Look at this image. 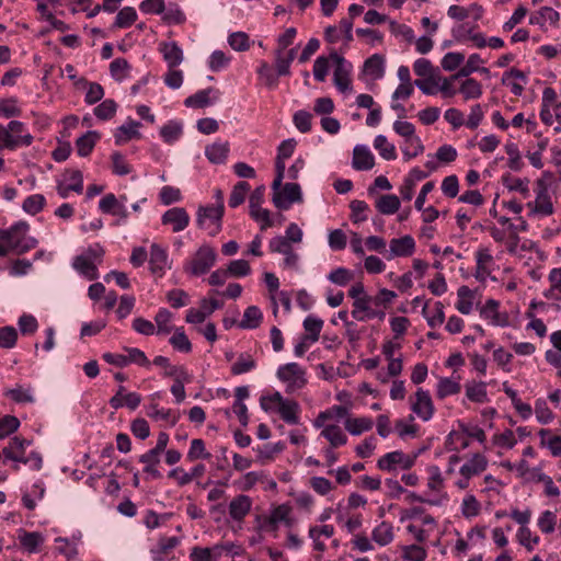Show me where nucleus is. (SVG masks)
Returning <instances> with one entry per match:
<instances>
[{"instance_id": "f257e3e1", "label": "nucleus", "mask_w": 561, "mask_h": 561, "mask_svg": "<svg viewBox=\"0 0 561 561\" xmlns=\"http://www.w3.org/2000/svg\"><path fill=\"white\" fill-rule=\"evenodd\" d=\"M30 226L19 221L9 229H0V257L14 253L21 255L37 245V240L28 236Z\"/></svg>"}, {"instance_id": "f03ea898", "label": "nucleus", "mask_w": 561, "mask_h": 561, "mask_svg": "<svg viewBox=\"0 0 561 561\" xmlns=\"http://www.w3.org/2000/svg\"><path fill=\"white\" fill-rule=\"evenodd\" d=\"M553 182V175L545 172L536 183V197L534 202H529L527 207L530 215L539 217H548L554 213V207L549 193V185Z\"/></svg>"}, {"instance_id": "7ed1b4c3", "label": "nucleus", "mask_w": 561, "mask_h": 561, "mask_svg": "<svg viewBox=\"0 0 561 561\" xmlns=\"http://www.w3.org/2000/svg\"><path fill=\"white\" fill-rule=\"evenodd\" d=\"M217 260L215 249L208 244L201 245L192 259L185 263L184 271L193 276H201L210 271Z\"/></svg>"}, {"instance_id": "20e7f679", "label": "nucleus", "mask_w": 561, "mask_h": 561, "mask_svg": "<svg viewBox=\"0 0 561 561\" xmlns=\"http://www.w3.org/2000/svg\"><path fill=\"white\" fill-rule=\"evenodd\" d=\"M224 213V204L201 206L196 219L198 227L206 230L210 237H215L221 230Z\"/></svg>"}, {"instance_id": "39448f33", "label": "nucleus", "mask_w": 561, "mask_h": 561, "mask_svg": "<svg viewBox=\"0 0 561 561\" xmlns=\"http://www.w3.org/2000/svg\"><path fill=\"white\" fill-rule=\"evenodd\" d=\"M25 127L22 122L11 121L7 127L0 124V149L5 148L14 150L18 147L30 146L33 141L31 134L14 136L11 131H24Z\"/></svg>"}, {"instance_id": "423d86ee", "label": "nucleus", "mask_w": 561, "mask_h": 561, "mask_svg": "<svg viewBox=\"0 0 561 561\" xmlns=\"http://www.w3.org/2000/svg\"><path fill=\"white\" fill-rule=\"evenodd\" d=\"M277 378L287 385V392L302 389L307 385L306 370L297 363H287L277 369Z\"/></svg>"}, {"instance_id": "0eeeda50", "label": "nucleus", "mask_w": 561, "mask_h": 561, "mask_svg": "<svg viewBox=\"0 0 561 561\" xmlns=\"http://www.w3.org/2000/svg\"><path fill=\"white\" fill-rule=\"evenodd\" d=\"M264 192L265 187L263 185L259 186L251 193L249 198L250 216L261 222V230L273 226L270 211L261 207L264 201Z\"/></svg>"}, {"instance_id": "6e6552de", "label": "nucleus", "mask_w": 561, "mask_h": 561, "mask_svg": "<svg viewBox=\"0 0 561 561\" xmlns=\"http://www.w3.org/2000/svg\"><path fill=\"white\" fill-rule=\"evenodd\" d=\"M412 412L422 421H430L435 412V407L428 391L419 388L414 397L410 398Z\"/></svg>"}, {"instance_id": "1a4fd4ad", "label": "nucleus", "mask_w": 561, "mask_h": 561, "mask_svg": "<svg viewBox=\"0 0 561 561\" xmlns=\"http://www.w3.org/2000/svg\"><path fill=\"white\" fill-rule=\"evenodd\" d=\"M331 60L335 64L333 73V82L335 87L343 93L351 91V70L352 65L347 62L344 57L335 51L330 54Z\"/></svg>"}, {"instance_id": "9d476101", "label": "nucleus", "mask_w": 561, "mask_h": 561, "mask_svg": "<svg viewBox=\"0 0 561 561\" xmlns=\"http://www.w3.org/2000/svg\"><path fill=\"white\" fill-rule=\"evenodd\" d=\"M416 459V455L410 456L405 455L400 450L391 451L382 456L378 462L377 467L380 470L392 471L397 468H401L403 470L410 469Z\"/></svg>"}, {"instance_id": "9b49d317", "label": "nucleus", "mask_w": 561, "mask_h": 561, "mask_svg": "<svg viewBox=\"0 0 561 561\" xmlns=\"http://www.w3.org/2000/svg\"><path fill=\"white\" fill-rule=\"evenodd\" d=\"M57 193L61 198H67L70 192L81 194L83 191V176L80 170H67L64 179L57 181Z\"/></svg>"}, {"instance_id": "f8f14e48", "label": "nucleus", "mask_w": 561, "mask_h": 561, "mask_svg": "<svg viewBox=\"0 0 561 561\" xmlns=\"http://www.w3.org/2000/svg\"><path fill=\"white\" fill-rule=\"evenodd\" d=\"M302 201L301 188L297 183H286L282 192L273 194V203L278 209H288L291 204Z\"/></svg>"}, {"instance_id": "ddd939ff", "label": "nucleus", "mask_w": 561, "mask_h": 561, "mask_svg": "<svg viewBox=\"0 0 561 561\" xmlns=\"http://www.w3.org/2000/svg\"><path fill=\"white\" fill-rule=\"evenodd\" d=\"M190 220V215L183 207L170 208L161 217V222L165 226H171L173 232L186 229Z\"/></svg>"}, {"instance_id": "4468645a", "label": "nucleus", "mask_w": 561, "mask_h": 561, "mask_svg": "<svg viewBox=\"0 0 561 561\" xmlns=\"http://www.w3.org/2000/svg\"><path fill=\"white\" fill-rule=\"evenodd\" d=\"M414 250L415 241L411 236L407 234L390 240L389 251H387L386 257L387 260H392L398 256H410L413 254Z\"/></svg>"}, {"instance_id": "2eb2a0df", "label": "nucleus", "mask_w": 561, "mask_h": 561, "mask_svg": "<svg viewBox=\"0 0 561 561\" xmlns=\"http://www.w3.org/2000/svg\"><path fill=\"white\" fill-rule=\"evenodd\" d=\"M99 207L105 214L118 216L119 220L117 224L125 221L128 217V211L125 205L112 193H108L101 198Z\"/></svg>"}, {"instance_id": "dca6fc26", "label": "nucleus", "mask_w": 561, "mask_h": 561, "mask_svg": "<svg viewBox=\"0 0 561 561\" xmlns=\"http://www.w3.org/2000/svg\"><path fill=\"white\" fill-rule=\"evenodd\" d=\"M146 414L150 419L164 422L170 426H174L181 416L180 411L160 408L157 403H150L146 408Z\"/></svg>"}, {"instance_id": "f3484780", "label": "nucleus", "mask_w": 561, "mask_h": 561, "mask_svg": "<svg viewBox=\"0 0 561 561\" xmlns=\"http://www.w3.org/2000/svg\"><path fill=\"white\" fill-rule=\"evenodd\" d=\"M251 507V497L245 494H239L229 504V515L234 522H242L250 513Z\"/></svg>"}, {"instance_id": "a211bd4d", "label": "nucleus", "mask_w": 561, "mask_h": 561, "mask_svg": "<svg viewBox=\"0 0 561 561\" xmlns=\"http://www.w3.org/2000/svg\"><path fill=\"white\" fill-rule=\"evenodd\" d=\"M159 51L162 54L168 68H176L184 59L183 50L175 42L160 43Z\"/></svg>"}, {"instance_id": "6ab92c4d", "label": "nucleus", "mask_w": 561, "mask_h": 561, "mask_svg": "<svg viewBox=\"0 0 561 561\" xmlns=\"http://www.w3.org/2000/svg\"><path fill=\"white\" fill-rule=\"evenodd\" d=\"M352 165L355 170L366 171L375 165V158L370 150L364 145L355 146L353 150Z\"/></svg>"}, {"instance_id": "aec40b11", "label": "nucleus", "mask_w": 561, "mask_h": 561, "mask_svg": "<svg viewBox=\"0 0 561 561\" xmlns=\"http://www.w3.org/2000/svg\"><path fill=\"white\" fill-rule=\"evenodd\" d=\"M277 412L284 422L288 424L299 423L300 407L297 401L282 397V401L277 407Z\"/></svg>"}, {"instance_id": "412c9836", "label": "nucleus", "mask_w": 561, "mask_h": 561, "mask_svg": "<svg viewBox=\"0 0 561 561\" xmlns=\"http://www.w3.org/2000/svg\"><path fill=\"white\" fill-rule=\"evenodd\" d=\"M488 467L486 458L481 454H474L466 463L460 467V474L471 479L483 472Z\"/></svg>"}, {"instance_id": "4be33fe9", "label": "nucleus", "mask_w": 561, "mask_h": 561, "mask_svg": "<svg viewBox=\"0 0 561 561\" xmlns=\"http://www.w3.org/2000/svg\"><path fill=\"white\" fill-rule=\"evenodd\" d=\"M141 124L139 122L128 119L125 124L119 126L115 134V144L116 145H123L127 141H129L133 138H140L139 127Z\"/></svg>"}, {"instance_id": "5701e85b", "label": "nucleus", "mask_w": 561, "mask_h": 561, "mask_svg": "<svg viewBox=\"0 0 561 561\" xmlns=\"http://www.w3.org/2000/svg\"><path fill=\"white\" fill-rule=\"evenodd\" d=\"M480 316L491 321L493 325L504 327L507 324V317L499 312V301L489 299L480 310Z\"/></svg>"}, {"instance_id": "b1692460", "label": "nucleus", "mask_w": 561, "mask_h": 561, "mask_svg": "<svg viewBox=\"0 0 561 561\" xmlns=\"http://www.w3.org/2000/svg\"><path fill=\"white\" fill-rule=\"evenodd\" d=\"M215 94L214 99L218 98V91L214 88L199 90L196 93L185 99L184 104L187 107L203 108L211 104L210 95Z\"/></svg>"}, {"instance_id": "393cba45", "label": "nucleus", "mask_w": 561, "mask_h": 561, "mask_svg": "<svg viewBox=\"0 0 561 561\" xmlns=\"http://www.w3.org/2000/svg\"><path fill=\"white\" fill-rule=\"evenodd\" d=\"M229 152L228 141H216L205 148V156L211 163H225Z\"/></svg>"}, {"instance_id": "a878e982", "label": "nucleus", "mask_w": 561, "mask_h": 561, "mask_svg": "<svg viewBox=\"0 0 561 561\" xmlns=\"http://www.w3.org/2000/svg\"><path fill=\"white\" fill-rule=\"evenodd\" d=\"M149 264L152 273L162 275L168 266L167 251L158 244H152L150 248Z\"/></svg>"}, {"instance_id": "bb28decb", "label": "nucleus", "mask_w": 561, "mask_h": 561, "mask_svg": "<svg viewBox=\"0 0 561 561\" xmlns=\"http://www.w3.org/2000/svg\"><path fill=\"white\" fill-rule=\"evenodd\" d=\"M371 305H374V298L370 296H363L360 299L354 300L352 317L362 322L370 320V312L374 311Z\"/></svg>"}, {"instance_id": "cd10ccee", "label": "nucleus", "mask_w": 561, "mask_h": 561, "mask_svg": "<svg viewBox=\"0 0 561 561\" xmlns=\"http://www.w3.org/2000/svg\"><path fill=\"white\" fill-rule=\"evenodd\" d=\"M72 266L80 275L89 280H94L99 277L96 264L87 260L81 254L73 259Z\"/></svg>"}, {"instance_id": "c85d7f7f", "label": "nucleus", "mask_w": 561, "mask_h": 561, "mask_svg": "<svg viewBox=\"0 0 561 561\" xmlns=\"http://www.w3.org/2000/svg\"><path fill=\"white\" fill-rule=\"evenodd\" d=\"M458 92L463 101L477 100L481 98L482 84L473 78H466L459 85Z\"/></svg>"}, {"instance_id": "c756f323", "label": "nucleus", "mask_w": 561, "mask_h": 561, "mask_svg": "<svg viewBox=\"0 0 561 561\" xmlns=\"http://www.w3.org/2000/svg\"><path fill=\"white\" fill-rule=\"evenodd\" d=\"M373 540L383 547L393 541V526L388 522H381L378 526H376L371 531Z\"/></svg>"}, {"instance_id": "7c9ffc66", "label": "nucleus", "mask_w": 561, "mask_h": 561, "mask_svg": "<svg viewBox=\"0 0 561 561\" xmlns=\"http://www.w3.org/2000/svg\"><path fill=\"white\" fill-rule=\"evenodd\" d=\"M333 535L334 527L332 525L312 526L309 528V537L313 541V549L320 552L325 550V545L320 540V537L331 538Z\"/></svg>"}, {"instance_id": "2f4dec72", "label": "nucleus", "mask_w": 561, "mask_h": 561, "mask_svg": "<svg viewBox=\"0 0 561 561\" xmlns=\"http://www.w3.org/2000/svg\"><path fill=\"white\" fill-rule=\"evenodd\" d=\"M160 455L161 453L152 448L139 457V461L145 465L144 471L154 479L161 478V473L157 469V465L160 462Z\"/></svg>"}, {"instance_id": "473e14b6", "label": "nucleus", "mask_w": 561, "mask_h": 561, "mask_svg": "<svg viewBox=\"0 0 561 561\" xmlns=\"http://www.w3.org/2000/svg\"><path fill=\"white\" fill-rule=\"evenodd\" d=\"M100 137V134L95 130H90L83 136L79 137L76 141L78 154L81 157L89 156Z\"/></svg>"}, {"instance_id": "72a5a7b5", "label": "nucleus", "mask_w": 561, "mask_h": 561, "mask_svg": "<svg viewBox=\"0 0 561 561\" xmlns=\"http://www.w3.org/2000/svg\"><path fill=\"white\" fill-rule=\"evenodd\" d=\"M559 19L560 14L558 11L550 7H542L530 16L529 23L543 26L546 22L557 24Z\"/></svg>"}, {"instance_id": "f704fd0d", "label": "nucleus", "mask_w": 561, "mask_h": 561, "mask_svg": "<svg viewBox=\"0 0 561 561\" xmlns=\"http://www.w3.org/2000/svg\"><path fill=\"white\" fill-rule=\"evenodd\" d=\"M466 397L476 403L488 401L486 383L483 381H470L466 383Z\"/></svg>"}, {"instance_id": "c9c22d12", "label": "nucleus", "mask_w": 561, "mask_h": 561, "mask_svg": "<svg viewBox=\"0 0 561 561\" xmlns=\"http://www.w3.org/2000/svg\"><path fill=\"white\" fill-rule=\"evenodd\" d=\"M321 436L328 439L330 446L333 448H337L347 443V436L343 433L342 428L339 425H327L322 430Z\"/></svg>"}, {"instance_id": "e433bc0d", "label": "nucleus", "mask_w": 561, "mask_h": 561, "mask_svg": "<svg viewBox=\"0 0 561 561\" xmlns=\"http://www.w3.org/2000/svg\"><path fill=\"white\" fill-rule=\"evenodd\" d=\"M400 205L401 203L399 197L393 194L381 195L375 204L378 211L382 215H392L397 213L400 208Z\"/></svg>"}, {"instance_id": "4c0bfd02", "label": "nucleus", "mask_w": 561, "mask_h": 561, "mask_svg": "<svg viewBox=\"0 0 561 561\" xmlns=\"http://www.w3.org/2000/svg\"><path fill=\"white\" fill-rule=\"evenodd\" d=\"M364 72L373 79H380L383 77L385 67L383 58L379 54H374L364 62Z\"/></svg>"}, {"instance_id": "58836bf2", "label": "nucleus", "mask_w": 561, "mask_h": 561, "mask_svg": "<svg viewBox=\"0 0 561 561\" xmlns=\"http://www.w3.org/2000/svg\"><path fill=\"white\" fill-rule=\"evenodd\" d=\"M263 319L262 311L256 306H250L244 310L243 318L239 323L241 329H255Z\"/></svg>"}, {"instance_id": "ea45409f", "label": "nucleus", "mask_w": 561, "mask_h": 561, "mask_svg": "<svg viewBox=\"0 0 561 561\" xmlns=\"http://www.w3.org/2000/svg\"><path fill=\"white\" fill-rule=\"evenodd\" d=\"M345 428L352 435H360L364 432H367L373 428L374 422L370 417L362 416V417H353L347 419L344 423Z\"/></svg>"}, {"instance_id": "a19ab883", "label": "nucleus", "mask_w": 561, "mask_h": 561, "mask_svg": "<svg viewBox=\"0 0 561 561\" xmlns=\"http://www.w3.org/2000/svg\"><path fill=\"white\" fill-rule=\"evenodd\" d=\"M259 79L264 83L268 89H275L278 85L279 76L275 72L271 65L266 61H261L257 68Z\"/></svg>"}, {"instance_id": "79ce46f5", "label": "nucleus", "mask_w": 561, "mask_h": 561, "mask_svg": "<svg viewBox=\"0 0 561 561\" xmlns=\"http://www.w3.org/2000/svg\"><path fill=\"white\" fill-rule=\"evenodd\" d=\"M183 133V125L178 121H170L160 129V136L167 144L175 142Z\"/></svg>"}, {"instance_id": "37998d69", "label": "nucleus", "mask_w": 561, "mask_h": 561, "mask_svg": "<svg viewBox=\"0 0 561 561\" xmlns=\"http://www.w3.org/2000/svg\"><path fill=\"white\" fill-rule=\"evenodd\" d=\"M427 310H428V301H425V304L422 308V313L426 318L427 324L431 328H436L444 323V321H445L444 305L440 301L435 302L433 314H430L427 312Z\"/></svg>"}, {"instance_id": "c03bdc74", "label": "nucleus", "mask_w": 561, "mask_h": 561, "mask_svg": "<svg viewBox=\"0 0 561 561\" xmlns=\"http://www.w3.org/2000/svg\"><path fill=\"white\" fill-rule=\"evenodd\" d=\"M323 320L312 314L308 316L304 320V329L306 331L307 340H311V342H317L319 340L321 330L323 328Z\"/></svg>"}, {"instance_id": "a18cd8bd", "label": "nucleus", "mask_w": 561, "mask_h": 561, "mask_svg": "<svg viewBox=\"0 0 561 561\" xmlns=\"http://www.w3.org/2000/svg\"><path fill=\"white\" fill-rule=\"evenodd\" d=\"M424 152V145L419 136H414L409 139H404V146L402 147V153L405 161L422 154Z\"/></svg>"}, {"instance_id": "49530a36", "label": "nucleus", "mask_w": 561, "mask_h": 561, "mask_svg": "<svg viewBox=\"0 0 561 561\" xmlns=\"http://www.w3.org/2000/svg\"><path fill=\"white\" fill-rule=\"evenodd\" d=\"M483 64L482 58L479 54H471L466 65L459 68L458 72L453 75V79H459V78H469V76L473 72H477L480 70V65Z\"/></svg>"}, {"instance_id": "de8ad7c7", "label": "nucleus", "mask_w": 561, "mask_h": 561, "mask_svg": "<svg viewBox=\"0 0 561 561\" xmlns=\"http://www.w3.org/2000/svg\"><path fill=\"white\" fill-rule=\"evenodd\" d=\"M457 295V310L462 314H469L472 310V290L468 286H460Z\"/></svg>"}, {"instance_id": "09e8293b", "label": "nucleus", "mask_w": 561, "mask_h": 561, "mask_svg": "<svg viewBox=\"0 0 561 561\" xmlns=\"http://www.w3.org/2000/svg\"><path fill=\"white\" fill-rule=\"evenodd\" d=\"M548 279L551 286L545 293V297L548 299H561V267L552 268Z\"/></svg>"}, {"instance_id": "8fccbe9b", "label": "nucleus", "mask_w": 561, "mask_h": 561, "mask_svg": "<svg viewBox=\"0 0 561 561\" xmlns=\"http://www.w3.org/2000/svg\"><path fill=\"white\" fill-rule=\"evenodd\" d=\"M374 147L386 160H394L397 158L394 145L390 144L383 135L376 136Z\"/></svg>"}, {"instance_id": "3c124183", "label": "nucleus", "mask_w": 561, "mask_h": 561, "mask_svg": "<svg viewBox=\"0 0 561 561\" xmlns=\"http://www.w3.org/2000/svg\"><path fill=\"white\" fill-rule=\"evenodd\" d=\"M20 542L22 547L30 553L37 552L39 550V547L44 542V537L36 531L33 533H24L20 537Z\"/></svg>"}, {"instance_id": "603ef678", "label": "nucleus", "mask_w": 561, "mask_h": 561, "mask_svg": "<svg viewBox=\"0 0 561 561\" xmlns=\"http://www.w3.org/2000/svg\"><path fill=\"white\" fill-rule=\"evenodd\" d=\"M461 390V386L458 380L450 378H442L437 385V397L444 399L448 396L457 394Z\"/></svg>"}, {"instance_id": "864d4df0", "label": "nucleus", "mask_w": 561, "mask_h": 561, "mask_svg": "<svg viewBox=\"0 0 561 561\" xmlns=\"http://www.w3.org/2000/svg\"><path fill=\"white\" fill-rule=\"evenodd\" d=\"M172 318L173 314L165 308L157 312L154 321L157 323L158 334H169L173 330V325L171 324Z\"/></svg>"}, {"instance_id": "5fc2aeb1", "label": "nucleus", "mask_w": 561, "mask_h": 561, "mask_svg": "<svg viewBox=\"0 0 561 561\" xmlns=\"http://www.w3.org/2000/svg\"><path fill=\"white\" fill-rule=\"evenodd\" d=\"M170 344L179 352L190 353L192 344L184 332L183 328H176L174 334L170 339Z\"/></svg>"}, {"instance_id": "6e6d98bb", "label": "nucleus", "mask_w": 561, "mask_h": 561, "mask_svg": "<svg viewBox=\"0 0 561 561\" xmlns=\"http://www.w3.org/2000/svg\"><path fill=\"white\" fill-rule=\"evenodd\" d=\"M30 443L25 439H21L19 437H13L7 447L3 448L2 453L5 459L12 460L18 459L20 457V453L25 451V446Z\"/></svg>"}, {"instance_id": "4d7b16f0", "label": "nucleus", "mask_w": 561, "mask_h": 561, "mask_svg": "<svg viewBox=\"0 0 561 561\" xmlns=\"http://www.w3.org/2000/svg\"><path fill=\"white\" fill-rule=\"evenodd\" d=\"M481 504L473 494H467L461 503V514L466 518H472L480 514Z\"/></svg>"}, {"instance_id": "13d9d810", "label": "nucleus", "mask_w": 561, "mask_h": 561, "mask_svg": "<svg viewBox=\"0 0 561 561\" xmlns=\"http://www.w3.org/2000/svg\"><path fill=\"white\" fill-rule=\"evenodd\" d=\"M249 190H250L249 183H247L244 181L238 182L233 186L232 192L229 196V202H228L229 206L232 208L240 206L244 202L245 195L249 192Z\"/></svg>"}, {"instance_id": "bf43d9fd", "label": "nucleus", "mask_w": 561, "mask_h": 561, "mask_svg": "<svg viewBox=\"0 0 561 561\" xmlns=\"http://www.w3.org/2000/svg\"><path fill=\"white\" fill-rule=\"evenodd\" d=\"M45 204L46 199L44 195L34 194L24 199L22 208L30 215H36L44 208Z\"/></svg>"}, {"instance_id": "052dcab7", "label": "nucleus", "mask_w": 561, "mask_h": 561, "mask_svg": "<svg viewBox=\"0 0 561 561\" xmlns=\"http://www.w3.org/2000/svg\"><path fill=\"white\" fill-rule=\"evenodd\" d=\"M137 20V12L131 7L123 8L116 15L114 26L125 28L130 26Z\"/></svg>"}, {"instance_id": "680f3d73", "label": "nucleus", "mask_w": 561, "mask_h": 561, "mask_svg": "<svg viewBox=\"0 0 561 561\" xmlns=\"http://www.w3.org/2000/svg\"><path fill=\"white\" fill-rule=\"evenodd\" d=\"M296 148V141L295 139H286L280 142V145L277 148V157L275 161V167H278L279 164L285 165V160L289 159Z\"/></svg>"}, {"instance_id": "e2e57ef3", "label": "nucleus", "mask_w": 561, "mask_h": 561, "mask_svg": "<svg viewBox=\"0 0 561 561\" xmlns=\"http://www.w3.org/2000/svg\"><path fill=\"white\" fill-rule=\"evenodd\" d=\"M130 65L125 58H116L110 65L112 77L117 81H123L128 77Z\"/></svg>"}, {"instance_id": "0e129e2a", "label": "nucleus", "mask_w": 561, "mask_h": 561, "mask_svg": "<svg viewBox=\"0 0 561 561\" xmlns=\"http://www.w3.org/2000/svg\"><path fill=\"white\" fill-rule=\"evenodd\" d=\"M116 110H117L116 102L112 99H106L94 108V115L99 119L107 121L115 115Z\"/></svg>"}, {"instance_id": "69168bd1", "label": "nucleus", "mask_w": 561, "mask_h": 561, "mask_svg": "<svg viewBox=\"0 0 561 561\" xmlns=\"http://www.w3.org/2000/svg\"><path fill=\"white\" fill-rule=\"evenodd\" d=\"M256 366L255 360L249 354H241L237 362L231 366V373L233 375L245 374Z\"/></svg>"}, {"instance_id": "338daca9", "label": "nucleus", "mask_w": 561, "mask_h": 561, "mask_svg": "<svg viewBox=\"0 0 561 561\" xmlns=\"http://www.w3.org/2000/svg\"><path fill=\"white\" fill-rule=\"evenodd\" d=\"M5 394L18 403L34 402V397L31 388H23L22 386H16L15 388L8 390Z\"/></svg>"}, {"instance_id": "774afa93", "label": "nucleus", "mask_w": 561, "mask_h": 561, "mask_svg": "<svg viewBox=\"0 0 561 561\" xmlns=\"http://www.w3.org/2000/svg\"><path fill=\"white\" fill-rule=\"evenodd\" d=\"M192 561H218L217 551L213 548L194 547L190 553Z\"/></svg>"}]
</instances>
